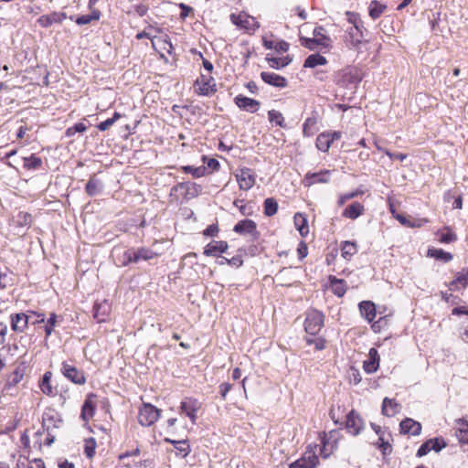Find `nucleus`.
Listing matches in <instances>:
<instances>
[{
  "mask_svg": "<svg viewBox=\"0 0 468 468\" xmlns=\"http://www.w3.org/2000/svg\"><path fill=\"white\" fill-rule=\"evenodd\" d=\"M367 29L365 27H357V26H349L346 27L344 41L346 46L349 49L358 50L363 43H366L365 39Z\"/></svg>",
  "mask_w": 468,
  "mask_h": 468,
  "instance_id": "obj_1",
  "label": "nucleus"
},
{
  "mask_svg": "<svg viewBox=\"0 0 468 468\" xmlns=\"http://www.w3.org/2000/svg\"><path fill=\"white\" fill-rule=\"evenodd\" d=\"M324 318L323 313L318 310L312 309L307 311L304 322L306 333L312 335L318 334L324 326Z\"/></svg>",
  "mask_w": 468,
  "mask_h": 468,
  "instance_id": "obj_2",
  "label": "nucleus"
},
{
  "mask_svg": "<svg viewBox=\"0 0 468 468\" xmlns=\"http://www.w3.org/2000/svg\"><path fill=\"white\" fill-rule=\"evenodd\" d=\"M230 20L239 29H242L249 34L254 33L260 27L258 21L253 16L246 13H239L238 15L231 14Z\"/></svg>",
  "mask_w": 468,
  "mask_h": 468,
  "instance_id": "obj_3",
  "label": "nucleus"
},
{
  "mask_svg": "<svg viewBox=\"0 0 468 468\" xmlns=\"http://www.w3.org/2000/svg\"><path fill=\"white\" fill-rule=\"evenodd\" d=\"M160 410L150 403H144L139 410L138 421L142 426L149 427L159 419Z\"/></svg>",
  "mask_w": 468,
  "mask_h": 468,
  "instance_id": "obj_4",
  "label": "nucleus"
},
{
  "mask_svg": "<svg viewBox=\"0 0 468 468\" xmlns=\"http://www.w3.org/2000/svg\"><path fill=\"white\" fill-rule=\"evenodd\" d=\"M196 92L202 96H209L217 91L216 83L212 77L201 75L195 81Z\"/></svg>",
  "mask_w": 468,
  "mask_h": 468,
  "instance_id": "obj_5",
  "label": "nucleus"
},
{
  "mask_svg": "<svg viewBox=\"0 0 468 468\" xmlns=\"http://www.w3.org/2000/svg\"><path fill=\"white\" fill-rule=\"evenodd\" d=\"M61 373L66 378L75 384L82 385L86 382L83 371L78 369L74 365L69 362L65 361L62 363Z\"/></svg>",
  "mask_w": 468,
  "mask_h": 468,
  "instance_id": "obj_6",
  "label": "nucleus"
},
{
  "mask_svg": "<svg viewBox=\"0 0 468 468\" xmlns=\"http://www.w3.org/2000/svg\"><path fill=\"white\" fill-rule=\"evenodd\" d=\"M237 182L241 190H250L255 185L256 175L252 169L244 167L236 174Z\"/></svg>",
  "mask_w": 468,
  "mask_h": 468,
  "instance_id": "obj_7",
  "label": "nucleus"
},
{
  "mask_svg": "<svg viewBox=\"0 0 468 468\" xmlns=\"http://www.w3.org/2000/svg\"><path fill=\"white\" fill-rule=\"evenodd\" d=\"M200 402L193 398H186L180 404V412L187 416L193 424L197 419V411L200 409Z\"/></svg>",
  "mask_w": 468,
  "mask_h": 468,
  "instance_id": "obj_8",
  "label": "nucleus"
},
{
  "mask_svg": "<svg viewBox=\"0 0 468 468\" xmlns=\"http://www.w3.org/2000/svg\"><path fill=\"white\" fill-rule=\"evenodd\" d=\"M318 463V456L313 450H309L300 459L292 463L289 468H316Z\"/></svg>",
  "mask_w": 468,
  "mask_h": 468,
  "instance_id": "obj_9",
  "label": "nucleus"
},
{
  "mask_svg": "<svg viewBox=\"0 0 468 468\" xmlns=\"http://www.w3.org/2000/svg\"><path fill=\"white\" fill-rule=\"evenodd\" d=\"M364 428V421L357 412L351 410L346 420V429L351 435L356 436Z\"/></svg>",
  "mask_w": 468,
  "mask_h": 468,
  "instance_id": "obj_10",
  "label": "nucleus"
},
{
  "mask_svg": "<svg viewBox=\"0 0 468 468\" xmlns=\"http://www.w3.org/2000/svg\"><path fill=\"white\" fill-rule=\"evenodd\" d=\"M61 423L58 413L53 409H47L42 416L43 427L48 431L58 428Z\"/></svg>",
  "mask_w": 468,
  "mask_h": 468,
  "instance_id": "obj_11",
  "label": "nucleus"
},
{
  "mask_svg": "<svg viewBox=\"0 0 468 468\" xmlns=\"http://www.w3.org/2000/svg\"><path fill=\"white\" fill-rule=\"evenodd\" d=\"M235 104L241 110L247 111L250 112H256L260 109V101L254 99L243 96L241 94L238 95L234 99Z\"/></svg>",
  "mask_w": 468,
  "mask_h": 468,
  "instance_id": "obj_12",
  "label": "nucleus"
},
{
  "mask_svg": "<svg viewBox=\"0 0 468 468\" xmlns=\"http://www.w3.org/2000/svg\"><path fill=\"white\" fill-rule=\"evenodd\" d=\"M380 356L376 348H370L367 359L363 362V368L367 374H372L378 369Z\"/></svg>",
  "mask_w": 468,
  "mask_h": 468,
  "instance_id": "obj_13",
  "label": "nucleus"
},
{
  "mask_svg": "<svg viewBox=\"0 0 468 468\" xmlns=\"http://www.w3.org/2000/svg\"><path fill=\"white\" fill-rule=\"evenodd\" d=\"M330 180V171L329 170H322L317 173H307L304 176V186H310L314 184H324L328 183Z\"/></svg>",
  "mask_w": 468,
  "mask_h": 468,
  "instance_id": "obj_14",
  "label": "nucleus"
},
{
  "mask_svg": "<svg viewBox=\"0 0 468 468\" xmlns=\"http://www.w3.org/2000/svg\"><path fill=\"white\" fill-rule=\"evenodd\" d=\"M236 233L241 235H252L254 238L257 237V225L251 219H243L239 221L233 228Z\"/></svg>",
  "mask_w": 468,
  "mask_h": 468,
  "instance_id": "obj_15",
  "label": "nucleus"
},
{
  "mask_svg": "<svg viewBox=\"0 0 468 468\" xmlns=\"http://www.w3.org/2000/svg\"><path fill=\"white\" fill-rule=\"evenodd\" d=\"M111 313V303L103 300L101 302L95 303L93 306V317L99 322H105L108 315Z\"/></svg>",
  "mask_w": 468,
  "mask_h": 468,
  "instance_id": "obj_16",
  "label": "nucleus"
},
{
  "mask_svg": "<svg viewBox=\"0 0 468 468\" xmlns=\"http://www.w3.org/2000/svg\"><path fill=\"white\" fill-rule=\"evenodd\" d=\"M261 80L271 86L284 88L287 86V80L284 77L274 72L263 71L261 73Z\"/></svg>",
  "mask_w": 468,
  "mask_h": 468,
  "instance_id": "obj_17",
  "label": "nucleus"
},
{
  "mask_svg": "<svg viewBox=\"0 0 468 468\" xmlns=\"http://www.w3.org/2000/svg\"><path fill=\"white\" fill-rule=\"evenodd\" d=\"M399 427L401 432L405 434L416 436L421 432L420 423L410 418L403 420L400 422Z\"/></svg>",
  "mask_w": 468,
  "mask_h": 468,
  "instance_id": "obj_18",
  "label": "nucleus"
},
{
  "mask_svg": "<svg viewBox=\"0 0 468 468\" xmlns=\"http://www.w3.org/2000/svg\"><path fill=\"white\" fill-rule=\"evenodd\" d=\"M28 315L24 313L16 314L11 315V328L15 332L23 333L28 324L29 321Z\"/></svg>",
  "mask_w": 468,
  "mask_h": 468,
  "instance_id": "obj_19",
  "label": "nucleus"
},
{
  "mask_svg": "<svg viewBox=\"0 0 468 468\" xmlns=\"http://www.w3.org/2000/svg\"><path fill=\"white\" fill-rule=\"evenodd\" d=\"M229 248L226 241L223 240H213L209 242L204 249V254L206 256H218V253L225 252Z\"/></svg>",
  "mask_w": 468,
  "mask_h": 468,
  "instance_id": "obj_20",
  "label": "nucleus"
},
{
  "mask_svg": "<svg viewBox=\"0 0 468 468\" xmlns=\"http://www.w3.org/2000/svg\"><path fill=\"white\" fill-rule=\"evenodd\" d=\"M67 17L65 13L53 12L49 15L41 16L37 19V23L42 27H48L54 23H61Z\"/></svg>",
  "mask_w": 468,
  "mask_h": 468,
  "instance_id": "obj_21",
  "label": "nucleus"
},
{
  "mask_svg": "<svg viewBox=\"0 0 468 468\" xmlns=\"http://www.w3.org/2000/svg\"><path fill=\"white\" fill-rule=\"evenodd\" d=\"M301 45L303 46L306 48H309L311 50H314L316 48L317 46L323 47V48H328L330 45V38L329 37H322V38H310L305 37H300Z\"/></svg>",
  "mask_w": 468,
  "mask_h": 468,
  "instance_id": "obj_22",
  "label": "nucleus"
},
{
  "mask_svg": "<svg viewBox=\"0 0 468 468\" xmlns=\"http://www.w3.org/2000/svg\"><path fill=\"white\" fill-rule=\"evenodd\" d=\"M364 212L365 207L359 202H354L344 209L342 216L354 220L362 216Z\"/></svg>",
  "mask_w": 468,
  "mask_h": 468,
  "instance_id": "obj_23",
  "label": "nucleus"
},
{
  "mask_svg": "<svg viewBox=\"0 0 468 468\" xmlns=\"http://www.w3.org/2000/svg\"><path fill=\"white\" fill-rule=\"evenodd\" d=\"M449 286L450 290L452 291L458 290L459 286L466 288L468 286V267L458 271L453 281L450 282Z\"/></svg>",
  "mask_w": 468,
  "mask_h": 468,
  "instance_id": "obj_24",
  "label": "nucleus"
},
{
  "mask_svg": "<svg viewBox=\"0 0 468 468\" xmlns=\"http://www.w3.org/2000/svg\"><path fill=\"white\" fill-rule=\"evenodd\" d=\"M401 410V405L395 399L385 398L382 402V413L387 417H393Z\"/></svg>",
  "mask_w": 468,
  "mask_h": 468,
  "instance_id": "obj_25",
  "label": "nucleus"
},
{
  "mask_svg": "<svg viewBox=\"0 0 468 468\" xmlns=\"http://www.w3.org/2000/svg\"><path fill=\"white\" fill-rule=\"evenodd\" d=\"M95 398L96 397L93 394L89 395L82 406L80 416L85 421H88L94 415L96 407L94 401Z\"/></svg>",
  "mask_w": 468,
  "mask_h": 468,
  "instance_id": "obj_26",
  "label": "nucleus"
},
{
  "mask_svg": "<svg viewBox=\"0 0 468 468\" xmlns=\"http://www.w3.org/2000/svg\"><path fill=\"white\" fill-rule=\"evenodd\" d=\"M359 311L365 319L371 323L376 317V306L370 301H363L359 303Z\"/></svg>",
  "mask_w": 468,
  "mask_h": 468,
  "instance_id": "obj_27",
  "label": "nucleus"
},
{
  "mask_svg": "<svg viewBox=\"0 0 468 468\" xmlns=\"http://www.w3.org/2000/svg\"><path fill=\"white\" fill-rule=\"evenodd\" d=\"M152 46L156 50L159 48L169 54L172 53L173 45L167 36L153 37Z\"/></svg>",
  "mask_w": 468,
  "mask_h": 468,
  "instance_id": "obj_28",
  "label": "nucleus"
},
{
  "mask_svg": "<svg viewBox=\"0 0 468 468\" xmlns=\"http://www.w3.org/2000/svg\"><path fill=\"white\" fill-rule=\"evenodd\" d=\"M293 219L295 228L300 232L301 236L306 237L309 233V227L305 216L298 212L294 215Z\"/></svg>",
  "mask_w": 468,
  "mask_h": 468,
  "instance_id": "obj_29",
  "label": "nucleus"
},
{
  "mask_svg": "<svg viewBox=\"0 0 468 468\" xmlns=\"http://www.w3.org/2000/svg\"><path fill=\"white\" fill-rule=\"evenodd\" d=\"M103 185L100 179L91 176L86 185V192L89 196H97L102 191Z\"/></svg>",
  "mask_w": 468,
  "mask_h": 468,
  "instance_id": "obj_30",
  "label": "nucleus"
},
{
  "mask_svg": "<svg viewBox=\"0 0 468 468\" xmlns=\"http://www.w3.org/2000/svg\"><path fill=\"white\" fill-rule=\"evenodd\" d=\"M117 262L120 266H127L130 263H136L135 253L133 252V248L128 249L122 252V254L117 256Z\"/></svg>",
  "mask_w": 468,
  "mask_h": 468,
  "instance_id": "obj_31",
  "label": "nucleus"
},
{
  "mask_svg": "<svg viewBox=\"0 0 468 468\" xmlns=\"http://www.w3.org/2000/svg\"><path fill=\"white\" fill-rule=\"evenodd\" d=\"M326 63H327L326 58L324 56L316 53V54H312L307 57V58L304 60L303 67L304 68H315L316 66L325 65Z\"/></svg>",
  "mask_w": 468,
  "mask_h": 468,
  "instance_id": "obj_32",
  "label": "nucleus"
},
{
  "mask_svg": "<svg viewBox=\"0 0 468 468\" xmlns=\"http://www.w3.org/2000/svg\"><path fill=\"white\" fill-rule=\"evenodd\" d=\"M357 252L356 242L344 241L341 246V255L346 260H350Z\"/></svg>",
  "mask_w": 468,
  "mask_h": 468,
  "instance_id": "obj_33",
  "label": "nucleus"
},
{
  "mask_svg": "<svg viewBox=\"0 0 468 468\" xmlns=\"http://www.w3.org/2000/svg\"><path fill=\"white\" fill-rule=\"evenodd\" d=\"M133 252L135 253L136 257V263L140 261H149L157 256V253L153 251L152 250L148 248H139V249H133Z\"/></svg>",
  "mask_w": 468,
  "mask_h": 468,
  "instance_id": "obj_34",
  "label": "nucleus"
},
{
  "mask_svg": "<svg viewBox=\"0 0 468 468\" xmlns=\"http://www.w3.org/2000/svg\"><path fill=\"white\" fill-rule=\"evenodd\" d=\"M330 288L333 293L338 297H342L346 291V283L343 280L332 278L330 281Z\"/></svg>",
  "mask_w": 468,
  "mask_h": 468,
  "instance_id": "obj_35",
  "label": "nucleus"
},
{
  "mask_svg": "<svg viewBox=\"0 0 468 468\" xmlns=\"http://www.w3.org/2000/svg\"><path fill=\"white\" fill-rule=\"evenodd\" d=\"M387 6L378 1H372L368 7L369 16L372 19H378L386 10Z\"/></svg>",
  "mask_w": 468,
  "mask_h": 468,
  "instance_id": "obj_36",
  "label": "nucleus"
},
{
  "mask_svg": "<svg viewBox=\"0 0 468 468\" xmlns=\"http://www.w3.org/2000/svg\"><path fill=\"white\" fill-rule=\"evenodd\" d=\"M24 167L27 170H37L40 168L42 165L41 158L37 157L35 154H32L29 157H24Z\"/></svg>",
  "mask_w": 468,
  "mask_h": 468,
  "instance_id": "obj_37",
  "label": "nucleus"
},
{
  "mask_svg": "<svg viewBox=\"0 0 468 468\" xmlns=\"http://www.w3.org/2000/svg\"><path fill=\"white\" fill-rule=\"evenodd\" d=\"M50 379H51V372L48 371L44 374V376L42 378V381L40 383L41 391L48 396H52L54 394L53 388L50 384Z\"/></svg>",
  "mask_w": 468,
  "mask_h": 468,
  "instance_id": "obj_38",
  "label": "nucleus"
},
{
  "mask_svg": "<svg viewBox=\"0 0 468 468\" xmlns=\"http://www.w3.org/2000/svg\"><path fill=\"white\" fill-rule=\"evenodd\" d=\"M179 452L181 457H186L190 452V447L186 441H173L166 439Z\"/></svg>",
  "mask_w": 468,
  "mask_h": 468,
  "instance_id": "obj_39",
  "label": "nucleus"
},
{
  "mask_svg": "<svg viewBox=\"0 0 468 468\" xmlns=\"http://www.w3.org/2000/svg\"><path fill=\"white\" fill-rule=\"evenodd\" d=\"M332 143L326 133H320L316 138V147L323 152H327Z\"/></svg>",
  "mask_w": 468,
  "mask_h": 468,
  "instance_id": "obj_40",
  "label": "nucleus"
},
{
  "mask_svg": "<svg viewBox=\"0 0 468 468\" xmlns=\"http://www.w3.org/2000/svg\"><path fill=\"white\" fill-rule=\"evenodd\" d=\"M278 203L272 197H268L264 200V214L268 217H271L277 213Z\"/></svg>",
  "mask_w": 468,
  "mask_h": 468,
  "instance_id": "obj_41",
  "label": "nucleus"
},
{
  "mask_svg": "<svg viewBox=\"0 0 468 468\" xmlns=\"http://www.w3.org/2000/svg\"><path fill=\"white\" fill-rule=\"evenodd\" d=\"M101 17V12L99 10H93L90 15H83L76 19V23L80 26L90 24L93 20H99Z\"/></svg>",
  "mask_w": 468,
  "mask_h": 468,
  "instance_id": "obj_42",
  "label": "nucleus"
},
{
  "mask_svg": "<svg viewBox=\"0 0 468 468\" xmlns=\"http://www.w3.org/2000/svg\"><path fill=\"white\" fill-rule=\"evenodd\" d=\"M364 194V191L360 188L356 189L350 193L342 194L338 197L337 204L342 207L346 201L357 197Z\"/></svg>",
  "mask_w": 468,
  "mask_h": 468,
  "instance_id": "obj_43",
  "label": "nucleus"
},
{
  "mask_svg": "<svg viewBox=\"0 0 468 468\" xmlns=\"http://www.w3.org/2000/svg\"><path fill=\"white\" fill-rule=\"evenodd\" d=\"M429 256L433 257L437 260H442L445 262L450 261L452 259V255L442 250L432 249L429 250Z\"/></svg>",
  "mask_w": 468,
  "mask_h": 468,
  "instance_id": "obj_44",
  "label": "nucleus"
},
{
  "mask_svg": "<svg viewBox=\"0 0 468 468\" xmlns=\"http://www.w3.org/2000/svg\"><path fill=\"white\" fill-rule=\"evenodd\" d=\"M182 170L185 173L191 174L194 177L198 178L205 176L207 168L205 166L195 167L192 165H186L182 167Z\"/></svg>",
  "mask_w": 468,
  "mask_h": 468,
  "instance_id": "obj_45",
  "label": "nucleus"
},
{
  "mask_svg": "<svg viewBox=\"0 0 468 468\" xmlns=\"http://www.w3.org/2000/svg\"><path fill=\"white\" fill-rule=\"evenodd\" d=\"M268 118L271 122H275L280 127H285L283 115L279 111H269Z\"/></svg>",
  "mask_w": 468,
  "mask_h": 468,
  "instance_id": "obj_46",
  "label": "nucleus"
},
{
  "mask_svg": "<svg viewBox=\"0 0 468 468\" xmlns=\"http://www.w3.org/2000/svg\"><path fill=\"white\" fill-rule=\"evenodd\" d=\"M461 425L455 431L456 437L461 443L468 444V423L462 422Z\"/></svg>",
  "mask_w": 468,
  "mask_h": 468,
  "instance_id": "obj_47",
  "label": "nucleus"
},
{
  "mask_svg": "<svg viewBox=\"0 0 468 468\" xmlns=\"http://www.w3.org/2000/svg\"><path fill=\"white\" fill-rule=\"evenodd\" d=\"M97 443L94 438L85 440L84 452L88 458H92L95 454Z\"/></svg>",
  "mask_w": 468,
  "mask_h": 468,
  "instance_id": "obj_48",
  "label": "nucleus"
},
{
  "mask_svg": "<svg viewBox=\"0 0 468 468\" xmlns=\"http://www.w3.org/2000/svg\"><path fill=\"white\" fill-rule=\"evenodd\" d=\"M270 67L281 69L287 66L290 60L287 58H267Z\"/></svg>",
  "mask_w": 468,
  "mask_h": 468,
  "instance_id": "obj_49",
  "label": "nucleus"
},
{
  "mask_svg": "<svg viewBox=\"0 0 468 468\" xmlns=\"http://www.w3.org/2000/svg\"><path fill=\"white\" fill-rule=\"evenodd\" d=\"M346 16L347 22L349 23L350 26H357V27H364V23L361 20L358 14L353 13V12H346Z\"/></svg>",
  "mask_w": 468,
  "mask_h": 468,
  "instance_id": "obj_50",
  "label": "nucleus"
},
{
  "mask_svg": "<svg viewBox=\"0 0 468 468\" xmlns=\"http://www.w3.org/2000/svg\"><path fill=\"white\" fill-rule=\"evenodd\" d=\"M438 236L439 241L441 243H451L456 240L457 239L456 235L450 229H446V231H441L438 233Z\"/></svg>",
  "mask_w": 468,
  "mask_h": 468,
  "instance_id": "obj_51",
  "label": "nucleus"
},
{
  "mask_svg": "<svg viewBox=\"0 0 468 468\" xmlns=\"http://www.w3.org/2000/svg\"><path fill=\"white\" fill-rule=\"evenodd\" d=\"M87 130V126L83 122H78L66 130V135L74 136L77 133H83Z\"/></svg>",
  "mask_w": 468,
  "mask_h": 468,
  "instance_id": "obj_52",
  "label": "nucleus"
},
{
  "mask_svg": "<svg viewBox=\"0 0 468 468\" xmlns=\"http://www.w3.org/2000/svg\"><path fill=\"white\" fill-rule=\"evenodd\" d=\"M58 323V316L56 314H51L49 318L47 321V324L45 326V333L47 336H49L54 331L55 326Z\"/></svg>",
  "mask_w": 468,
  "mask_h": 468,
  "instance_id": "obj_53",
  "label": "nucleus"
},
{
  "mask_svg": "<svg viewBox=\"0 0 468 468\" xmlns=\"http://www.w3.org/2000/svg\"><path fill=\"white\" fill-rule=\"evenodd\" d=\"M429 443H431V450L437 452L446 446L445 442L438 438L429 440Z\"/></svg>",
  "mask_w": 468,
  "mask_h": 468,
  "instance_id": "obj_54",
  "label": "nucleus"
},
{
  "mask_svg": "<svg viewBox=\"0 0 468 468\" xmlns=\"http://www.w3.org/2000/svg\"><path fill=\"white\" fill-rule=\"evenodd\" d=\"M349 379L355 385H357L361 382V375L356 368L351 367L349 372Z\"/></svg>",
  "mask_w": 468,
  "mask_h": 468,
  "instance_id": "obj_55",
  "label": "nucleus"
},
{
  "mask_svg": "<svg viewBox=\"0 0 468 468\" xmlns=\"http://www.w3.org/2000/svg\"><path fill=\"white\" fill-rule=\"evenodd\" d=\"M387 324V318L380 317L378 321L374 322L371 325L372 330L376 333H378L381 331L382 327Z\"/></svg>",
  "mask_w": 468,
  "mask_h": 468,
  "instance_id": "obj_56",
  "label": "nucleus"
},
{
  "mask_svg": "<svg viewBox=\"0 0 468 468\" xmlns=\"http://www.w3.org/2000/svg\"><path fill=\"white\" fill-rule=\"evenodd\" d=\"M431 451V443H429V441L422 443L419 450L417 451V456L422 457L426 454H428Z\"/></svg>",
  "mask_w": 468,
  "mask_h": 468,
  "instance_id": "obj_57",
  "label": "nucleus"
},
{
  "mask_svg": "<svg viewBox=\"0 0 468 468\" xmlns=\"http://www.w3.org/2000/svg\"><path fill=\"white\" fill-rule=\"evenodd\" d=\"M314 123H315V121L311 118H308L304 122L303 126V132L304 135L310 136L313 134V133L310 132L309 129L311 126L314 125Z\"/></svg>",
  "mask_w": 468,
  "mask_h": 468,
  "instance_id": "obj_58",
  "label": "nucleus"
},
{
  "mask_svg": "<svg viewBox=\"0 0 468 468\" xmlns=\"http://www.w3.org/2000/svg\"><path fill=\"white\" fill-rule=\"evenodd\" d=\"M231 388L232 385L228 382H224L219 386V392L223 399H226L227 394L231 390Z\"/></svg>",
  "mask_w": 468,
  "mask_h": 468,
  "instance_id": "obj_59",
  "label": "nucleus"
},
{
  "mask_svg": "<svg viewBox=\"0 0 468 468\" xmlns=\"http://www.w3.org/2000/svg\"><path fill=\"white\" fill-rule=\"evenodd\" d=\"M114 124V120H111L110 118L100 122L98 125H97V128L103 132V131H106L108 130L111 126H112Z\"/></svg>",
  "mask_w": 468,
  "mask_h": 468,
  "instance_id": "obj_60",
  "label": "nucleus"
},
{
  "mask_svg": "<svg viewBox=\"0 0 468 468\" xmlns=\"http://www.w3.org/2000/svg\"><path fill=\"white\" fill-rule=\"evenodd\" d=\"M313 35H314V37L313 38H324V37H328L326 35H325V30L324 27H317L314 29V32H313Z\"/></svg>",
  "mask_w": 468,
  "mask_h": 468,
  "instance_id": "obj_61",
  "label": "nucleus"
},
{
  "mask_svg": "<svg viewBox=\"0 0 468 468\" xmlns=\"http://www.w3.org/2000/svg\"><path fill=\"white\" fill-rule=\"evenodd\" d=\"M140 454V449L139 448H136L131 452H125L122 454L119 455V459L120 460H124L128 457H132V456H138Z\"/></svg>",
  "mask_w": 468,
  "mask_h": 468,
  "instance_id": "obj_62",
  "label": "nucleus"
},
{
  "mask_svg": "<svg viewBox=\"0 0 468 468\" xmlns=\"http://www.w3.org/2000/svg\"><path fill=\"white\" fill-rule=\"evenodd\" d=\"M274 48L279 52H286L289 48V44L285 41H280L274 46Z\"/></svg>",
  "mask_w": 468,
  "mask_h": 468,
  "instance_id": "obj_63",
  "label": "nucleus"
},
{
  "mask_svg": "<svg viewBox=\"0 0 468 468\" xmlns=\"http://www.w3.org/2000/svg\"><path fill=\"white\" fill-rule=\"evenodd\" d=\"M28 468H46V465L41 459H34Z\"/></svg>",
  "mask_w": 468,
  "mask_h": 468,
  "instance_id": "obj_64",
  "label": "nucleus"
}]
</instances>
